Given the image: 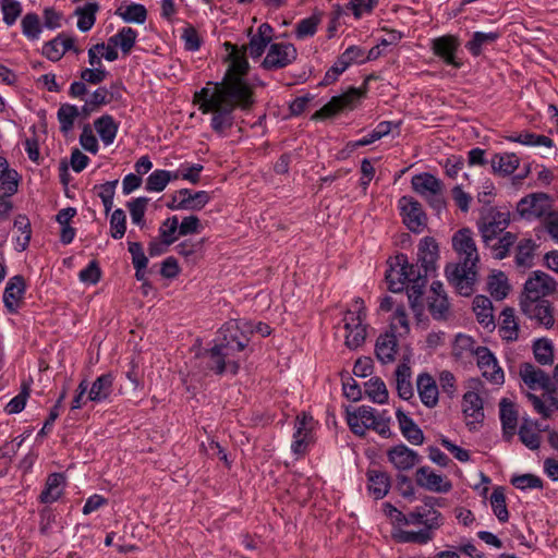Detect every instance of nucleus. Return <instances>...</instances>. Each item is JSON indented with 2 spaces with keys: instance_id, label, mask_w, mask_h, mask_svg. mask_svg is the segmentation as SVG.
I'll return each instance as SVG.
<instances>
[{
  "instance_id": "35",
  "label": "nucleus",
  "mask_w": 558,
  "mask_h": 558,
  "mask_svg": "<svg viewBox=\"0 0 558 558\" xmlns=\"http://www.w3.org/2000/svg\"><path fill=\"white\" fill-rule=\"evenodd\" d=\"M473 311L475 313L477 322L482 326L486 328L495 326L493 304L488 298L484 295L475 296L473 300Z\"/></svg>"
},
{
  "instance_id": "20",
  "label": "nucleus",
  "mask_w": 558,
  "mask_h": 558,
  "mask_svg": "<svg viewBox=\"0 0 558 558\" xmlns=\"http://www.w3.org/2000/svg\"><path fill=\"white\" fill-rule=\"evenodd\" d=\"M416 484L429 492L448 493L452 484L445 476L435 473L429 466H421L415 472Z\"/></svg>"
},
{
  "instance_id": "40",
  "label": "nucleus",
  "mask_w": 558,
  "mask_h": 558,
  "mask_svg": "<svg viewBox=\"0 0 558 558\" xmlns=\"http://www.w3.org/2000/svg\"><path fill=\"white\" fill-rule=\"evenodd\" d=\"M508 142L519 143L525 146H544L547 148L554 147V142L548 136L542 134H535L532 132L514 133L506 136Z\"/></svg>"
},
{
  "instance_id": "28",
  "label": "nucleus",
  "mask_w": 558,
  "mask_h": 558,
  "mask_svg": "<svg viewBox=\"0 0 558 558\" xmlns=\"http://www.w3.org/2000/svg\"><path fill=\"white\" fill-rule=\"evenodd\" d=\"M113 391V375L102 374L92 384L86 400L95 403L109 401Z\"/></svg>"
},
{
  "instance_id": "52",
  "label": "nucleus",
  "mask_w": 558,
  "mask_h": 558,
  "mask_svg": "<svg viewBox=\"0 0 558 558\" xmlns=\"http://www.w3.org/2000/svg\"><path fill=\"white\" fill-rule=\"evenodd\" d=\"M159 236L165 245L174 243L179 235V219L177 216L167 218L159 227Z\"/></svg>"
},
{
  "instance_id": "41",
  "label": "nucleus",
  "mask_w": 558,
  "mask_h": 558,
  "mask_svg": "<svg viewBox=\"0 0 558 558\" xmlns=\"http://www.w3.org/2000/svg\"><path fill=\"white\" fill-rule=\"evenodd\" d=\"M94 125L105 145H111L114 142L119 126L111 116H101L94 121Z\"/></svg>"
},
{
  "instance_id": "14",
  "label": "nucleus",
  "mask_w": 558,
  "mask_h": 558,
  "mask_svg": "<svg viewBox=\"0 0 558 558\" xmlns=\"http://www.w3.org/2000/svg\"><path fill=\"white\" fill-rule=\"evenodd\" d=\"M474 355L483 377L495 385L504 384L505 373L488 348L477 345Z\"/></svg>"
},
{
  "instance_id": "32",
  "label": "nucleus",
  "mask_w": 558,
  "mask_h": 558,
  "mask_svg": "<svg viewBox=\"0 0 558 558\" xmlns=\"http://www.w3.org/2000/svg\"><path fill=\"white\" fill-rule=\"evenodd\" d=\"M65 478L61 473H52L47 477L45 488L39 499L44 504H52L57 501L63 494Z\"/></svg>"
},
{
  "instance_id": "23",
  "label": "nucleus",
  "mask_w": 558,
  "mask_h": 558,
  "mask_svg": "<svg viewBox=\"0 0 558 558\" xmlns=\"http://www.w3.org/2000/svg\"><path fill=\"white\" fill-rule=\"evenodd\" d=\"M439 256L438 244L435 239L425 236L421 240L417 250V260L424 269L425 276L436 269V262Z\"/></svg>"
},
{
  "instance_id": "61",
  "label": "nucleus",
  "mask_w": 558,
  "mask_h": 558,
  "mask_svg": "<svg viewBox=\"0 0 558 558\" xmlns=\"http://www.w3.org/2000/svg\"><path fill=\"white\" fill-rule=\"evenodd\" d=\"M511 484L521 490L543 488V481L534 474L515 475L511 478Z\"/></svg>"
},
{
  "instance_id": "11",
  "label": "nucleus",
  "mask_w": 558,
  "mask_h": 558,
  "mask_svg": "<svg viewBox=\"0 0 558 558\" xmlns=\"http://www.w3.org/2000/svg\"><path fill=\"white\" fill-rule=\"evenodd\" d=\"M398 208L407 228L420 233L426 226V216L422 209V205L411 196H402L398 201Z\"/></svg>"
},
{
  "instance_id": "27",
  "label": "nucleus",
  "mask_w": 558,
  "mask_h": 558,
  "mask_svg": "<svg viewBox=\"0 0 558 558\" xmlns=\"http://www.w3.org/2000/svg\"><path fill=\"white\" fill-rule=\"evenodd\" d=\"M547 428H541L536 421L524 417L519 427L518 435L521 442L530 450H537L541 447V433Z\"/></svg>"
},
{
  "instance_id": "26",
  "label": "nucleus",
  "mask_w": 558,
  "mask_h": 558,
  "mask_svg": "<svg viewBox=\"0 0 558 558\" xmlns=\"http://www.w3.org/2000/svg\"><path fill=\"white\" fill-rule=\"evenodd\" d=\"M499 407L502 437L506 441H511L517 434L518 411L514 404L507 399H502Z\"/></svg>"
},
{
  "instance_id": "13",
  "label": "nucleus",
  "mask_w": 558,
  "mask_h": 558,
  "mask_svg": "<svg viewBox=\"0 0 558 558\" xmlns=\"http://www.w3.org/2000/svg\"><path fill=\"white\" fill-rule=\"evenodd\" d=\"M315 422L311 415L303 413L296 416L294 422L293 440L291 450L296 456H303L307 452L313 442V429Z\"/></svg>"
},
{
  "instance_id": "43",
  "label": "nucleus",
  "mask_w": 558,
  "mask_h": 558,
  "mask_svg": "<svg viewBox=\"0 0 558 558\" xmlns=\"http://www.w3.org/2000/svg\"><path fill=\"white\" fill-rule=\"evenodd\" d=\"M80 116L78 108L74 105L63 104L60 106L57 112V118L60 123V131L66 135L73 126L76 118Z\"/></svg>"
},
{
  "instance_id": "49",
  "label": "nucleus",
  "mask_w": 558,
  "mask_h": 558,
  "mask_svg": "<svg viewBox=\"0 0 558 558\" xmlns=\"http://www.w3.org/2000/svg\"><path fill=\"white\" fill-rule=\"evenodd\" d=\"M21 27L23 35L29 40H38L41 34L40 19L36 13H26L22 21Z\"/></svg>"
},
{
  "instance_id": "47",
  "label": "nucleus",
  "mask_w": 558,
  "mask_h": 558,
  "mask_svg": "<svg viewBox=\"0 0 558 558\" xmlns=\"http://www.w3.org/2000/svg\"><path fill=\"white\" fill-rule=\"evenodd\" d=\"M488 290L495 300H504L510 290L506 275L501 271L493 274L488 279Z\"/></svg>"
},
{
  "instance_id": "22",
  "label": "nucleus",
  "mask_w": 558,
  "mask_h": 558,
  "mask_svg": "<svg viewBox=\"0 0 558 558\" xmlns=\"http://www.w3.org/2000/svg\"><path fill=\"white\" fill-rule=\"evenodd\" d=\"M388 460L400 471H408L420 462V456L405 445H397L387 452Z\"/></svg>"
},
{
  "instance_id": "56",
  "label": "nucleus",
  "mask_w": 558,
  "mask_h": 558,
  "mask_svg": "<svg viewBox=\"0 0 558 558\" xmlns=\"http://www.w3.org/2000/svg\"><path fill=\"white\" fill-rule=\"evenodd\" d=\"M1 11L3 14V22L8 26H12L22 13V4L17 0H1Z\"/></svg>"
},
{
  "instance_id": "6",
  "label": "nucleus",
  "mask_w": 558,
  "mask_h": 558,
  "mask_svg": "<svg viewBox=\"0 0 558 558\" xmlns=\"http://www.w3.org/2000/svg\"><path fill=\"white\" fill-rule=\"evenodd\" d=\"M411 186L435 210L445 208L444 183L434 174L429 172L414 174L411 179Z\"/></svg>"
},
{
  "instance_id": "24",
  "label": "nucleus",
  "mask_w": 558,
  "mask_h": 558,
  "mask_svg": "<svg viewBox=\"0 0 558 558\" xmlns=\"http://www.w3.org/2000/svg\"><path fill=\"white\" fill-rule=\"evenodd\" d=\"M416 389L422 403L426 408H435L439 401V390L436 380L427 373L420 374Z\"/></svg>"
},
{
  "instance_id": "17",
  "label": "nucleus",
  "mask_w": 558,
  "mask_h": 558,
  "mask_svg": "<svg viewBox=\"0 0 558 558\" xmlns=\"http://www.w3.org/2000/svg\"><path fill=\"white\" fill-rule=\"evenodd\" d=\"M250 41L246 47V52L253 60L260 59L266 48L272 44L275 37V29L269 23H262L255 34L252 29L248 31Z\"/></svg>"
},
{
  "instance_id": "46",
  "label": "nucleus",
  "mask_w": 558,
  "mask_h": 558,
  "mask_svg": "<svg viewBox=\"0 0 558 558\" xmlns=\"http://www.w3.org/2000/svg\"><path fill=\"white\" fill-rule=\"evenodd\" d=\"M490 506L494 514L500 522H507L509 519V512L506 505L505 490L501 486L494 488L490 498Z\"/></svg>"
},
{
  "instance_id": "48",
  "label": "nucleus",
  "mask_w": 558,
  "mask_h": 558,
  "mask_svg": "<svg viewBox=\"0 0 558 558\" xmlns=\"http://www.w3.org/2000/svg\"><path fill=\"white\" fill-rule=\"evenodd\" d=\"M535 251V243L532 239H523L518 243L515 264L519 267H531Z\"/></svg>"
},
{
  "instance_id": "64",
  "label": "nucleus",
  "mask_w": 558,
  "mask_h": 558,
  "mask_svg": "<svg viewBox=\"0 0 558 558\" xmlns=\"http://www.w3.org/2000/svg\"><path fill=\"white\" fill-rule=\"evenodd\" d=\"M390 328L391 332L398 331L400 336L407 335L410 331L408 315L403 306H398L395 310Z\"/></svg>"
},
{
  "instance_id": "18",
  "label": "nucleus",
  "mask_w": 558,
  "mask_h": 558,
  "mask_svg": "<svg viewBox=\"0 0 558 558\" xmlns=\"http://www.w3.org/2000/svg\"><path fill=\"white\" fill-rule=\"evenodd\" d=\"M520 307L527 318L535 320L537 324L543 325L546 328H551L554 326L555 318L550 303L547 300H520Z\"/></svg>"
},
{
  "instance_id": "59",
  "label": "nucleus",
  "mask_w": 558,
  "mask_h": 558,
  "mask_svg": "<svg viewBox=\"0 0 558 558\" xmlns=\"http://www.w3.org/2000/svg\"><path fill=\"white\" fill-rule=\"evenodd\" d=\"M428 308L430 314L436 319L445 317L449 308V303L446 294H437L428 296Z\"/></svg>"
},
{
  "instance_id": "37",
  "label": "nucleus",
  "mask_w": 558,
  "mask_h": 558,
  "mask_svg": "<svg viewBox=\"0 0 558 558\" xmlns=\"http://www.w3.org/2000/svg\"><path fill=\"white\" fill-rule=\"evenodd\" d=\"M500 317V337L508 342L515 341L519 336V325L515 319L514 311L512 308H505Z\"/></svg>"
},
{
  "instance_id": "15",
  "label": "nucleus",
  "mask_w": 558,
  "mask_h": 558,
  "mask_svg": "<svg viewBox=\"0 0 558 558\" xmlns=\"http://www.w3.org/2000/svg\"><path fill=\"white\" fill-rule=\"evenodd\" d=\"M462 413L470 430L476 429L484 421V402L477 391L469 390L462 397Z\"/></svg>"
},
{
  "instance_id": "30",
  "label": "nucleus",
  "mask_w": 558,
  "mask_h": 558,
  "mask_svg": "<svg viewBox=\"0 0 558 558\" xmlns=\"http://www.w3.org/2000/svg\"><path fill=\"white\" fill-rule=\"evenodd\" d=\"M399 428L403 437L412 445L418 446L424 442V434L417 424L401 409L396 412Z\"/></svg>"
},
{
  "instance_id": "21",
  "label": "nucleus",
  "mask_w": 558,
  "mask_h": 558,
  "mask_svg": "<svg viewBox=\"0 0 558 558\" xmlns=\"http://www.w3.org/2000/svg\"><path fill=\"white\" fill-rule=\"evenodd\" d=\"M26 291L25 280L22 276H14L7 282L3 291V303L10 313H16L22 304Z\"/></svg>"
},
{
  "instance_id": "62",
  "label": "nucleus",
  "mask_w": 558,
  "mask_h": 558,
  "mask_svg": "<svg viewBox=\"0 0 558 558\" xmlns=\"http://www.w3.org/2000/svg\"><path fill=\"white\" fill-rule=\"evenodd\" d=\"M43 54L52 62L59 61L64 56L62 35H58L52 40L46 43L43 47Z\"/></svg>"
},
{
  "instance_id": "2",
  "label": "nucleus",
  "mask_w": 558,
  "mask_h": 558,
  "mask_svg": "<svg viewBox=\"0 0 558 558\" xmlns=\"http://www.w3.org/2000/svg\"><path fill=\"white\" fill-rule=\"evenodd\" d=\"M452 247L459 262L446 267V277L461 295L466 296L473 292L476 266L480 262L472 231L469 228L458 230L452 236Z\"/></svg>"
},
{
  "instance_id": "7",
  "label": "nucleus",
  "mask_w": 558,
  "mask_h": 558,
  "mask_svg": "<svg viewBox=\"0 0 558 558\" xmlns=\"http://www.w3.org/2000/svg\"><path fill=\"white\" fill-rule=\"evenodd\" d=\"M509 223L510 213L508 210L488 209L478 222V230L484 243L490 245V242L495 241L497 235L502 233Z\"/></svg>"
},
{
  "instance_id": "44",
  "label": "nucleus",
  "mask_w": 558,
  "mask_h": 558,
  "mask_svg": "<svg viewBox=\"0 0 558 558\" xmlns=\"http://www.w3.org/2000/svg\"><path fill=\"white\" fill-rule=\"evenodd\" d=\"M137 38V32L132 27H122L109 38V44L120 47L124 54L130 53Z\"/></svg>"
},
{
  "instance_id": "39",
  "label": "nucleus",
  "mask_w": 558,
  "mask_h": 558,
  "mask_svg": "<svg viewBox=\"0 0 558 558\" xmlns=\"http://www.w3.org/2000/svg\"><path fill=\"white\" fill-rule=\"evenodd\" d=\"M402 265H398V255L389 264V269L386 270V281L388 288L392 292H401L405 289L407 277L404 275Z\"/></svg>"
},
{
  "instance_id": "1",
  "label": "nucleus",
  "mask_w": 558,
  "mask_h": 558,
  "mask_svg": "<svg viewBox=\"0 0 558 558\" xmlns=\"http://www.w3.org/2000/svg\"><path fill=\"white\" fill-rule=\"evenodd\" d=\"M223 46L229 51L230 64L222 81L194 94V102L202 113L211 114L210 128L219 135H225L233 126L236 109L250 110L255 102L253 87L245 78L250 69L246 47L229 41Z\"/></svg>"
},
{
  "instance_id": "55",
  "label": "nucleus",
  "mask_w": 558,
  "mask_h": 558,
  "mask_svg": "<svg viewBox=\"0 0 558 558\" xmlns=\"http://www.w3.org/2000/svg\"><path fill=\"white\" fill-rule=\"evenodd\" d=\"M169 184L168 170L157 169L146 179L145 190L147 192H162Z\"/></svg>"
},
{
  "instance_id": "63",
  "label": "nucleus",
  "mask_w": 558,
  "mask_h": 558,
  "mask_svg": "<svg viewBox=\"0 0 558 558\" xmlns=\"http://www.w3.org/2000/svg\"><path fill=\"white\" fill-rule=\"evenodd\" d=\"M0 181L1 190L7 196H11L17 192L20 174L16 170L9 168L2 175Z\"/></svg>"
},
{
  "instance_id": "3",
  "label": "nucleus",
  "mask_w": 558,
  "mask_h": 558,
  "mask_svg": "<svg viewBox=\"0 0 558 558\" xmlns=\"http://www.w3.org/2000/svg\"><path fill=\"white\" fill-rule=\"evenodd\" d=\"M222 338L211 349L206 350L202 357L206 367L221 375L225 372L236 374L240 368V360L236 354L247 345V338L241 331L236 320L226 323L220 329Z\"/></svg>"
},
{
  "instance_id": "34",
  "label": "nucleus",
  "mask_w": 558,
  "mask_h": 558,
  "mask_svg": "<svg viewBox=\"0 0 558 558\" xmlns=\"http://www.w3.org/2000/svg\"><path fill=\"white\" fill-rule=\"evenodd\" d=\"M98 11L99 4L97 2H87L84 5L77 7L74 11L75 16H77V28L83 33L92 29Z\"/></svg>"
},
{
  "instance_id": "60",
  "label": "nucleus",
  "mask_w": 558,
  "mask_h": 558,
  "mask_svg": "<svg viewBox=\"0 0 558 558\" xmlns=\"http://www.w3.org/2000/svg\"><path fill=\"white\" fill-rule=\"evenodd\" d=\"M352 64V61L348 58L344 52H342L333 65L326 72L324 82L325 84H330L335 82L340 74H342L350 65Z\"/></svg>"
},
{
  "instance_id": "16",
  "label": "nucleus",
  "mask_w": 558,
  "mask_h": 558,
  "mask_svg": "<svg viewBox=\"0 0 558 558\" xmlns=\"http://www.w3.org/2000/svg\"><path fill=\"white\" fill-rule=\"evenodd\" d=\"M361 98V92L351 88L347 93L332 97L326 105L315 112L314 119H327L336 116L343 109H352Z\"/></svg>"
},
{
  "instance_id": "31",
  "label": "nucleus",
  "mask_w": 558,
  "mask_h": 558,
  "mask_svg": "<svg viewBox=\"0 0 558 558\" xmlns=\"http://www.w3.org/2000/svg\"><path fill=\"white\" fill-rule=\"evenodd\" d=\"M398 349V341L393 332H386L377 338L375 344V353L377 359L383 363H391L395 361Z\"/></svg>"
},
{
  "instance_id": "53",
  "label": "nucleus",
  "mask_w": 558,
  "mask_h": 558,
  "mask_svg": "<svg viewBox=\"0 0 558 558\" xmlns=\"http://www.w3.org/2000/svg\"><path fill=\"white\" fill-rule=\"evenodd\" d=\"M533 352L535 360L542 365L551 364L554 361L553 344L548 339H538L534 342Z\"/></svg>"
},
{
  "instance_id": "51",
  "label": "nucleus",
  "mask_w": 558,
  "mask_h": 558,
  "mask_svg": "<svg viewBox=\"0 0 558 558\" xmlns=\"http://www.w3.org/2000/svg\"><path fill=\"white\" fill-rule=\"evenodd\" d=\"M320 23V17L318 15H311L308 17L302 19L295 25L294 35L298 39L303 40L308 37H313L318 28Z\"/></svg>"
},
{
  "instance_id": "12",
  "label": "nucleus",
  "mask_w": 558,
  "mask_h": 558,
  "mask_svg": "<svg viewBox=\"0 0 558 558\" xmlns=\"http://www.w3.org/2000/svg\"><path fill=\"white\" fill-rule=\"evenodd\" d=\"M550 198L545 193H532L521 198L517 204L520 217L532 220L547 216L550 211Z\"/></svg>"
},
{
  "instance_id": "5",
  "label": "nucleus",
  "mask_w": 558,
  "mask_h": 558,
  "mask_svg": "<svg viewBox=\"0 0 558 558\" xmlns=\"http://www.w3.org/2000/svg\"><path fill=\"white\" fill-rule=\"evenodd\" d=\"M366 307L361 298H355L348 310L344 312L342 323L344 329V344L355 350L360 348L366 339L367 324Z\"/></svg>"
},
{
  "instance_id": "25",
  "label": "nucleus",
  "mask_w": 558,
  "mask_h": 558,
  "mask_svg": "<svg viewBox=\"0 0 558 558\" xmlns=\"http://www.w3.org/2000/svg\"><path fill=\"white\" fill-rule=\"evenodd\" d=\"M177 198H180L179 203L174 206L175 208H182L184 210H201L210 201V195L206 191L192 192L189 189H181L177 191Z\"/></svg>"
},
{
  "instance_id": "45",
  "label": "nucleus",
  "mask_w": 558,
  "mask_h": 558,
  "mask_svg": "<svg viewBox=\"0 0 558 558\" xmlns=\"http://www.w3.org/2000/svg\"><path fill=\"white\" fill-rule=\"evenodd\" d=\"M365 393L374 402L385 404L388 401V390L385 383L376 377L365 383Z\"/></svg>"
},
{
  "instance_id": "38",
  "label": "nucleus",
  "mask_w": 558,
  "mask_h": 558,
  "mask_svg": "<svg viewBox=\"0 0 558 558\" xmlns=\"http://www.w3.org/2000/svg\"><path fill=\"white\" fill-rule=\"evenodd\" d=\"M500 37L499 32H474L465 48L474 57H478L483 48L494 44Z\"/></svg>"
},
{
  "instance_id": "58",
  "label": "nucleus",
  "mask_w": 558,
  "mask_h": 558,
  "mask_svg": "<svg viewBox=\"0 0 558 558\" xmlns=\"http://www.w3.org/2000/svg\"><path fill=\"white\" fill-rule=\"evenodd\" d=\"M126 231V216L122 209H116L110 217V233L116 240L122 239Z\"/></svg>"
},
{
  "instance_id": "4",
  "label": "nucleus",
  "mask_w": 558,
  "mask_h": 558,
  "mask_svg": "<svg viewBox=\"0 0 558 558\" xmlns=\"http://www.w3.org/2000/svg\"><path fill=\"white\" fill-rule=\"evenodd\" d=\"M386 411L377 415L376 410L368 405H360L353 410H347V423L357 436L365 435L367 429H373L383 437H389L390 417H385Z\"/></svg>"
},
{
  "instance_id": "50",
  "label": "nucleus",
  "mask_w": 558,
  "mask_h": 558,
  "mask_svg": "<svg viewBox=\"0 0 558 558\" xmlns=\"http://www.w3.org/2000/svg\"><path fill=\"white\" fill-rule=\"evenodd\" d=\"M515 241V234L511 232H505L498 240L496 238L495 241L490 242V245L487 246L492 250L495 258L502 259L508 255L510 247L514 244Z\"/></svg>"
},
{
  "instance_id": "9",
  "label": "nucleus",
  "mask_w": 558,
  "mask_h": 558,
  "mask_svg": "<svg viewBox=\"0 0 558 558\" xmlns=\"http://www.w3.org/2000/svg\"><path fill=\"white\" fill-rule=\"evenodd\" d=\"M556 290V281L543 271H534L524 283L520 300L541 301Z\"/></svg>"
},
{
  "instance_id": "33",
  "label": "nucleus",
  "mask_w": 558,
  "mask_h": 558,
  "mask_svg": "<svg viewBox=\"0 0 558 558\" xmlns=\"http://www.w3.org/2000/svg\"><path fill=\"white\" fill-rule=\"evenodd\" d=\"M411 367L409 360L400 363L396 369V386L398 395L403 400H409L413 397V387L411 383Z\"/></svg>"
},
{
  "instance_id": "19",
  "label": "nucleus",
  "mask_w": 558,
  "mask_h": 558,
  "mask_svg": "<svg viewBox=\"0 0 558 558\" xmlns=\"http://www.w3.org/2000/svg\"><path fill=\"white\" fill-rule=\"evenodd\" d=\"M519 376L529 390H553L549 375L531 363H523L519 368Z\"/></svg>"
},
{
  "instance_id": "54",
  "label": "nucleus",
  "mask_w": 558,
  "mask_h": 558,
  "mask_svg": "<svg viewBox=\"0 0 558 558\" xmlns=\"http://www.w3.org/2000/svg\"><path fill=\"white\" fill-rule=\"evenodd\" d=\"M149 199L147 197H137L128 203L131 220L134 225L143 227L145 223L144 217Z\"/></svg>"
},
{
  "instance_id": "10",
  "label": "nucleus",
  "mask_w": 558,
  "mask_h": 558,
  "mask_svg": "<svg viewBox=\"0 0 558 558\" xmlns=\"http://www.w3.org/2000/svg\"><path fill=\"white\" fill-rule=\"evenodd\" d=\"M460 46V39L454 35H444L430 40V49L433 53L442 60L445 64L454 69H460L463 64L458 58Z\"/></svg>"
},
{
  "instance_id": "8",
  "label": "nucleus",
  "mask_w": 558,
  "mask_h": 558,
  "mask_svg": "<svg viewBox=\"0 0 558 558\" xmlns=\"http://www.w3.org/2000/svg\"><path fill=\"white\" fill-rule=\"evenodd\" d=\"M298 58V50L291 43H272L262 61V68L276 71L292 64Z\"/></svg>"
},
{
  "instance_id": "36",
  "label": "nucleus",
  "mask_w": 558,
  "mask_h": 558,
  "mask_svg": "<svg viewBox=\"0 0 558 558\" xmlns=\"http://www.w3.org/2000/svg\"><path fill=\"white\" fill-rule=\"evenodd\" d=\"M368 492L375 499L384 498L390 489V477L380 471L368 472Z\"/></svg>"
},
{
  "instance_id": "42",
  "label": "nucleus",
  "mask_w": 558,
  "mask_h": 558,
  "mask_svg": "<svg viewBox=\"0 0 558 558\" xmlns=\"http://www.w3.org/2000/svg\"><path fill=\"white\" fill-rule=\"evenodd\" d=\"M116 14L125 23L144 24L147 19V10L141 3H132L126 7H120Z\"/></svg>"
},
{
  "instance_id": "29",
  "label": "nucleus",
  "mask_w": 558,
  "mask_h": 558,
  "mask_svg": "<svg viewBox=\"0 0 558 558\" xmlns=\"http://www.w3.org/2000/svg\"><path fill=\"white\" fill-rule=\"evenodd\" d=\"M492 171L501 177L511 175L520 166V158L514 153H497L489 160Z\"/></svg>"
},
{
  "instance_id": "57",
  "label": "nucleus",
  "mask_w": 558,
  "mask_h": 558,
  "mask_svg": "<svg viewBox=\"0 0 558 558\" xmlns=\"http://www.w3.org/2000/svg\"><path fill=\"white\" fill-rule=\"evenodd\" d=\"M395 537L401 543L426 544L432 539V534L427 530H421L417 532L400 530L395 534Z\"/></svg>"
}]
</instances>
